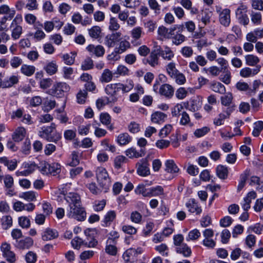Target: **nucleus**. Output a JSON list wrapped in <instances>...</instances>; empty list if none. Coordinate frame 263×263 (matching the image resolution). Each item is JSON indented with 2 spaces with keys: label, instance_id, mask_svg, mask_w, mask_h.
Returning <instances> with one entry per match:
<instances>
[{
  "label": "nucleus",
  "instance_id": "nucleus-15",
  "mask_svg": "<svg viewBox=\"0 0 263 263\" xmlns=\"http://www.w3.org/2000/svg\"><path fill=\"white\" fill-rule=\"evenodd\" d=\"M59 236L57 230L50 228L46 229L42 234L43 240L48 241L57 238Z\"/></svg>",
  "mask_w": 263,
  "mask_h": 263
},
{
  "label": "nucleus",
  "instance_id": "nucleus-63",
  "mask_svg": "<svg viewBox=\"0 0 263 263\" xmlns=\"http://www.w3.org/2000/svg\"><path fill=\"white\" fill-rule=\"evenodd\" d=\"M25 259L27 263H35L37 259V255L34 252L29 251L25 256Z\"/></svg>",
  "mask_w": 263,
  "mask_h": 263
},
{
  "label": "nucleus",
  "instance_id": "nucleus-37",
  "mask_svg": "<svg viewBox=\"0 0 263 263\" xmlns=\"http://www.w3.org/2000/svg\"><path fill=\"white\" fill-rule=\"evenodd\" d=\"M1 223L3 228L7 230L12 226V218L9 215H4L1 218Z\"/></svg>",
  "mask_w": 263,
  "mask_h": 263
},
{
  "label": "nucleus",
  "instance_id": "nucleus-56",
  "mask_svg": "<svg viewBox=\"0 0 263 263\" xmlns=\"http://www.w3.org/2000/svg\"><path fill=\"white\" fill-rule=\"evenodd\" d=\"M261 14L260 12L252 11L251 13V20L252 23L258 25L261 22Z\"/></svg>",
  "mask_w": 263,
  "mask_h": 263
},
{
  "label": "nucleus",
  "instance_id": "nucleus-53",
  "mask_svg": "<svg viewBox=\"0 0 263 263\" xmlns=\"http://www.w3.org/2000/svg\"><path fill=\"white\" fill-rule=\"evenodd\" d=\"M80 154L77 152H73L71 155V161L69 163V165L71 166H75L80 163L79 156Z\"/></svg>",
  "mask_w": 263,
  "mask_h": 263
},
{
  "label": "nucleus",
  "instance_id": "nucleus-27",
  "mask_svg": "<svg viewBox=\"0 0 263 263\" xmlns=\"http://www.w3.org/2000/svg\"><path fill=\"white\" fill-rule=\"evenodd\" d=\"M21 72L26 76L30 77L35 71V67L33 65L23 64L21 67Z\"/></svg>",
  "mask_w": 263,
  "mask_h": 263
},
{
  "label": "nucleus",
  "instance_id": "nucleus-16",
  "mask_svg": "<svg viewBox=\"0 0 263 263\" xmlns=\"http://www.w3.org/2000/svg\"><path fill=\"white\" fill-rule=\"evenodd\" d=\"M174 89L168 84H165L159 88V93L167 98H171L174 95Z\"/></svg>",
  "mask_w": 263,
  "mask_h": 263
},
{
  "label": "nucleus",
  "instance_id": "nucleus-6",
  "mask_svg": "<svg viewBox=\"0 0 263 263\" xmlns=\"http://www.w3.org/2000/svg\"><path fill=\"white\" fill-rule=\"evenodd\" d=\"M119 85V83L110 84H108L105 88V92L109 96L108 98L110 99L111 102L115 103L118 100V92L121 90Z\"/></svg>",
  "mask_w": 263,
  "mask_h": 263
},
{
  "label": "nucleus",
  "instance_id": "nucleus-28",
  "mask_svg": "<svg viewBox=\"0 0 263 263\" xmlns=\"http://www.w3.org/2000/svg\"><path fill=\"white\" fill-rule=\"evenodd\" d=\"M126 155L129 158H139L144 155V151L141 149L140 152H138L135 148H130L125 152Z\"/></svg>",
  "mask_w": 263,
  "mask_h": 263
},
{
  "label": "nucleus",
  "instance_id": "nucleus-23",
  "mask_svg": "<svg viewBox=\"0 0 263 263\" xmlns=\"http://www.w3.org/2000/svg\"><path fill=\"white\" fill-rule=\"evenodd\" d=\"M26 135V130L23 127H17L12 135L13 139L16 142L22 141Z\"/></svg>",
  "mask_w": 263,
  "mask_h": 263
},
{
  "label": "nucleus",
  "instance_id": "nucleus-9",
  "mask_svg": "<svg viewBox=\"0 0 263 263\" xmlns=\"http://www.w3.org/2000/svg\"><path fill=\"white\" fill-rule=\"evenodd\" d=\"M33 240L29 237H27L24 239L15 240L14 246L19 249H28L33 246Z\"/></svg>",
  "mask_w": 263,
  "mask_h": 263
},
{
  "label": "nucleus",
  "instance_id": "nucleus-17",
  "mask_svg": "<svg viewBox=\"0 0 263 263\" xmlns=\"http://www.w3.org/2000/svg\"><path fill=\"white\" fill-rule=\"evenodd\" d=\"M86 49L89 52L98 57L103 56L105 53L104 47L100 45L97 46L89 45Z\"/></svg>",
  "mask_w": 263,
  "mask_h": 263
},
{
  "label": "nucleus",
  "instance_id": "nucleus-40",
  "mask_svg": "<svg viewBox=\"0 0 263 263\" xmlns=\"http://www.w3.org/2000/svg\"><path fill=\"white\" fill-rule=\"evenodd\" d=\"M200 231L198 229H195L189 232L187 236L186 237V240L187 241L196 240L200 237Z\"/></svg>",
  "mask_w": 263,
  "mask_h": 263
},
{
  "label": "nucleus",
  "instance_id": "nucleus-36",
  "mask_svg": "<svg viewBox=\"0 0 263 263\" xmlns=\"http://www.w3.org/2000/svg\"><path fill=\"white\" fill-rule=\"evenodd\" d=\"M155 249L163 256L167 257L168 256L169 248L165 243H161L155 246Z\"/></svg>",
  "mask_w": 263,
  "mask_h": 263
},
{
  "label": "nucleus",
  "instance_id": "nucleus-30",
  "mask_svg": "<svg viewBox=\"0 0 263 263\" xmlns=\"http://www.w3.org/2000/svg\"><path fill=\"white\" fill-rule=\"evenodd\" d=\"M221 71L222 70L220 69V68L216 66H212L208 68H204L202 70V72H204L205 73H209L213 77L218 76L221 72Z\"/></svg>",
  "mask_w": 263,
  "mask_h": 263
},
{
  "label": "nucleus",
  "instance_id": "nucleus-7",
  "mask_svg": "<svg viewBox=\"0 0 263 263\" xmlns=\"http://www.w3.org/2000/svg\"><path fill=\"white\" fill-rule=\"evenodd\" d=\"M247 7L245 5H240L236 10L235 14L239 22L243 25H247L249 22V18L247 14Z\"/></svg>",
  "mask_w": 263,
  "mask_h": 263
},
{
  "label": "nucleus",
  "instance_id": "nucleus-33",
  "mask_svg": "<svg viewBox=\"0 0 263 263\" xmlns=\"http://www.w3.org/2000/svg\"><path fill=\"white\" fill-rule=\"evenodd\" d=\"M186 206L190 213L200 214L201 212V209L193 200H190L186 203Z\"/></svg>",
  "mask_w": 263,
  "mask_h": 263
},
{
  "label": "nucleus",
  "instance_id": "nucleus-64",
  "mask_svg": "<svg viewBox=\"0 0 263 263\" xmlns=\"http://www.w3.org/2000/svg\"><path fill=\"white\" fill-rule=\"evenodd\" d=\"M251 6L253 9L259 10H263V1L254 0L251 2Z\"/></svg>",
  "mask_w": 263,
  "mask_h": 263
},
{
  "label": "nucleus",
  "instance_id": "nucleus-22",
  "mask_svg": "<svg viewBox=\"0 0 263 263\" xmlns=\"http://www.w3.org/2000/svg\"><path fill=\"white\" fill-rule=\"evenodd\" d=\"M231 113V109L227 108L224 112L220 114L218 117L214 119V124L217 126H219L223 124L224 119L229 118Z\"/></svg>",
  "mask_w": 263,
  "mask_h": 263
},
{
  "label": "nucleus",
  "instance_id": "nucleus-11",
  "mask_svg": "<svg viewBox=\"0 0 263 263\" xmlns=\"http://www.w3.org/2000/svg\"><path fill=\"white\" fill-rule=\"evenodd\" d=\"M219 22L224 27L229 26L231 22L230 10L228 9L222 10L219 15Z\"/></svg>",
  "mask_w": 263,
  "mask_h": 263
},
{
  "label": "nucleus",
  "instance_id": "nucleus-25",
  "mask_svg": "<svg viewBox=\"0 0 263 263\" xmlns=\"http://www.w3.org/2000/svg\"><path fill=\"white\" fill-rule=\"evenodd\" d=\"M113 78V73L109 69H105L100 78V81L102 83H108Z\"/></svg>",
  "mask_w": 263,
  "mask_h": 263
},
{
  "label": "nucleus",
  "instance_id": "nucleus-5",
  "mask_svg": "<svg viewBox=\"0 0 263 263\" xmlns=\"http://www.w3.org/2000/svg\"><path fill=\"white\" fill-rule=\"evenodd\" d=\"M70 89V87L65 82H58L54 84L50 89L51 93L59 98H61L64 95V93L68 92Z\"/></svg>",
  "mask_w": 263,
  "mask_h": 263
},
{
  "label": "nucleus",
  "instance_id": "nucleus-50",
  "mask_svg": "<svg viewBox=\"0 0 263 263\" xmlns=\"http://www.w3.org/2000/svg\"><path fill=\"white\" fill-rule=\"evenodd\" d=\"M263 129V122L258 121L254 123V129L252 134L255 137H257L259 135L260 133Z\"/></svg>",
  "mask_w": 263,
  "mask_h": 263
},
{
  "label": "nucleus",
  "instance_id": "nucleus-57",
  "mask_svg": "<svg viewBox=\"0 0 263 263\" xmlns=\"http://www.w3.org/2000/svg\"><path fill=\"white\" fill-rule=\"evenodd\" d=\"M119 237V234L118 232L115 231H111L108 235L106 243H114Z\"/></svg>",
  "mask_w": 263,
  "mask_h": 263
},
{
  "label": "nucleus",
  "instance_id": "nucleus-20",
  "mask_svg": "<svg viewBox=\"0 0 263 263\" xmlns=\"http://www.w3.org/2000/svg\"><path fill=\"white\" fill-rule=\"evenodd\" d=\"M18 82V77L12 75L8 77L3 80V88H10Z\"/></svg>",
  "mask_w": 263,
  "mask_h": 263
},
{
  "label": "nucleus",
  "instance_id": "nucleus-24",
  "mask_svg": "<svg viewBox=\"0 0 263 263\" xmlns=\"http://www.w3.org/2000/svg\"><path fill=\"white\" fill-rule=\"evenodd\" d=\"M157 49H159L158 52L164 60H171L174 56L173 52L167 46L165 47L164 50H160V47L157 48Z\"/></svg>",
  "mask_w": 263,
  "mask_h": 263
},
{
  "label": "nucleus",
  "instance_id": "nucleus-43",
  "mask_svg": "<svg viewBox=\"0 0 263 263\" xmlns=\"http://www.w3.org/2000/svg\"><path fill=\"white\" fill-rule=\"evenodd\" d=\"M149 189H146L143 184H139L135 189V192L137 194H141L144 197H148Z\"/></svg>",
  "mask_w": 263,
  "mask_h": 263
},
{
  "label": "nucleus",
  "instance_id": "nucleus-60",
  "mask_svg": "<svg viewBox=\"0 0 263 263\" xmlns=\"http://www.w3.org/2000/svg\"><path fill=\"white\" fill-rule=\"evenodd\" d=\"M19 225L22 228H28L30 226V219L26 216H21L18 218Z\"/></svg>",
  "mask_w": 263,
  "mask_h": 263
},
{
  "label": "nucleus",
  "instance_id": "nucleus-46",
  "mask_svg": "<svg viewBox=\"0 0 263 263\" xmlns=\"http://www.w3.org/2000/svg\"><path fill=\"white\" fill-rule=\"evenodd\" d=\"M120 25L117 19L115 17H111L109 20L108 28L111 31H116L119 29Z\"/></svg>",
  "mask_w": 263,
  "mask_h": 263
},
{
  "label": "nucleus",
  "instance_id": "nucleus-4",
  "mask_svg": "<svg viewBox=\"0 0 263 263\" xmlns=\"http://www.w3.org/2000/svg\"><path fill=\"white\" fill-rule=\"evenodd\" d=\"M96 176L101 186L105 190L108 189L110 185V180L106 170L103 167H98L96 171Z\"/></svg>",
  "mask_w": 263,
  "mask_h": 263
},
{
  "label": "nucleus",
  "instance_id": "nucleus-34",
  "mask_svg": "<svg viewBox=\"0 0 263 263\" xmlns=\"http://www.w3.org/2000/svg\"><path fill=\"white\" fill-rule=\"evenodd\" d=\"M119 83V86L123 93H126L130 91L134 87V82L132 80H127L125 83Z\"/></svg>",
  "mask_w": 263,
  "mask_h": 263
},
{
  "label": "nucleus",
  "instance_id": "nucleus-45",
  "mask_svg": "<svg viewBox=\"0 0 263 263\" xmlns=\"http://www.w3.org/2000/svg\"><path fill=\"white\" fill-rule=\"evenodd\" d=\"M101 145L103 147L105 151H109L112 153L116 151V146L114 145L111 144L109 142V140L105 139L101 142Z\"/></svg>",
  "mask_w": 263,
  "mask_h": 263
},
{
  "label": "nucleus",
  "instance_id": "nucleus-38",
  "mask_svg": "<svg viewBox=\"0 0 263 263\" xmlns=\"http://www.w3.org/2000/svg\"><path fill=\"white\" fill-rule=\"evenodd\" d=\"M37 194L33 191H28L22 193L20 197L28 201H34L36 199Z\"/></svg>",
  "mask_w": 263,
  "mask_h": 263
},
{
  "label": "nucleus",
  "instance_id": "nucleus-59",
  "mask_svg": "<svg viewBox=\"0 0 263 263\" xmlns=\"http://www.w3.org/2000/svg\"><path fill=\"white\" fill-rule=\"evenodd\" d=\"M93 66V61L90 58H87L82 63L81 69L83 70H87L92 68Z\"/></svg>",
  "mask_w": 263,
  "mask_h": 263
},
{
  "label": "nucleus",
  "instance_id": "nucleus-35",
  "mask_svg": "<svg viewBox=\"0 0 263 263\" xmlns=\"http://www.w3.org/2000/svg\"><path fill=\"white\" fill-rule=\"evenodd\" d=\"M76 55V52H71L70 53L63 54L62 58L66 65H71L74 62Z\"/></svg>",
  "mask_w": 263,
  "mask_h": 263
},
{
  "label": "nucleus",
  "instance_id": "nucleus-41",
  "mask_svg": "<svg viewBox=\"0 0 263 263\" xmlns=\"http://www.w3.org/2000/svg\"><path fill=\"white\" fill-rule=\"evenodd\" d=\"M148 197L157 196L163 194V189L161 186H157L149 189Z\"/></svg>",
  "mask_w": 263,
  "mask_h": 263
},
{
  "label": "nucleus",
  "instance_id": "nucleus-18",
  "mask_svg": "<svg viewBox=\"0 0 263 263\" xmlns=\"http://www.w3.org/2000/svg\"><path fill=\"white\" fill-rule=\"evenodd\" d=\"M167 115L160 111H156L151 115V121L154 123L161 124L166 120Z\"/></svg>",
  "mask_w": 263,
  "mask_h": 263
},
{
  "label": "nucleus",
  "instance_id": "nucleus-1",
  "mask_svg": "<svg viewBox=\"0 0 263 263\" xmlns=\"http://www.w3.org/2000/svg\"><path fill=\"white\" fill-rule=\"evenodd\" d=\"M65 198L69 203L71 214H84L86 213L85 209L81 204L80 197L78 194L73 192L67 194Z\"/></svg>",
  "mask_w": 263,
  "mask_h": 263
},
{
  "label": "nucleus",
  "instance_id": "nucleus-21",
  "mask_svg": "<svg viewBox=\"0 0 263 263\" xmlns=\"http://www.w3.org/2000/svg\"><path fill=\"white\" fill-rule=\"evenodd\" d=\"M166 172L169 173H176L179 171V168L177 167L173 160H167L164 163Z\"/></svg>",
  "mask_w": 263,
  "mask_h": 263
},
{
  "label": "nucleus",
  "instance_id": "nucleus-31",
  "mask_svg": "<svg viewBox=\"0 0 263 263\" xmlns=\"http://www.w3.org/2000/svg\"><path fill=\"white\" fill-rule=\"evenodd\" d=\"M131 141V137L127 133H122L118 135L117 138V142L120 145L127 144Z\"/></svg>",
  "mask_w": 263,
  "mask_h": 263
},
{
  "label": "nucleus",
  "instance_id": "nucleus-8",
  "mask_svg": "<svg viewBox=\"0 0 263 263\" xmlns=\"http://www.w3.org/2000/svg\"><path fill=\"white\" fill-rule=\"evenodd\" d=\"M137 173L142 176H146L149 174L148 161L146 159H143L137 164Z\"/></svg>",
  "mask_w": 263,
  "mask_h": 263
},
{
  "label": "nucleus",
  "instance_id": "nucleus-61",
  "mask_svg": "<svg viewBox=\"0 0 263 263\" xmlns=\"http://www.w3.org/2000/svg\"><path fill=\"white\" fill-rule=\"evenodd\" d=\"M85 247L87 248H95L98 242L96 239L94 237H87L84 240Z\"/></svg>",
  "mask_w": 263,
  "mask_h": 263
},
{
  "label": "nucleus",
  "instance_id": "nucleus-13",
  "mask_svg": "<svg viewBox=\"0 0 263 263\" xmlns=\"http://www.w3.org/2000/svg\"><path fill=\"white\" fill-rule=\"evenodd\" d=\"M15 13V10L13 8H10L7 4H3L0 6V15H4V17H9L10 19L14 18Z\"/></svg>",
  "mask_w": 263,
  "mask_h": 263
},
{
  "label": "nucleus",
  "instance_id": "nucleus-48",
  "mask_svg": "<svg viewBox=\"0 0 263 263\" xmlns=\"http://www.w3.org/2000/svg\"><path fill=\"white\" fill-rule=\"evenodd\" d=\"M38 168L44 175H47L50 173V164L45 161L41 162Z\"/></svg>",
  "mask_w": 263,
  "mask_h": 263
},
{
  "label": "nucleus",
  "instance_id": "nucleus-42",
  "mask_svg": "<svg viewBox=\"0 0 263 263\" xmlns=\"http://www.w3.org/2000/svg\"><path fill=\"white\" fill-rule=\"evenodd\" d=\"M168 75L172 78L175 74L178 73L179 71L176 68V64L174 62L169 63L166 67Z\"/></svg>",
  "mask_w": 263,
  "mask_h": 263
},
{
  "label": "nucleus",
  "instance_id": "nucleus-29",
  "mask_svg": "<svg viewBox=\"0 0 263 263\" xmlns=\"http://www.w3.org/2000/svg\"><path fill=\"white\" fill-rule=\"evenodd\" d=\"M176 251L186 257L190 256L192 254L191 248L185 243H182L180 247H177Z\"/></svg>",
  "mask_w": 263,
  "mask_h": 263
},
{
  "label": "nucleus",
  "instance_id": "nucleus-14",
  "mask_svg": "<svg viewBox=\"0 0 263 263\" xmlns=\"http://www.w3.org/2000/svg\"><path fill=\"white\" fill-rule=\"evenodd\" d=\"M159 49H156L153 50L149 57L147 58L146 61L152 67H155L159 64V58L158 55L159 54L158 51Z\"/></svg>",
  "mask_w": 263,
  "mask_h": 263
},
{
  "label": "nucleus",
  "instance_id": "nucleus-54",
  "mask_svg": "<svg viewBox=\"0 0 263 263\" xmlns=\"http://www.w3.org/2000/svg\"><path fill=\"white\" fill-rule=\"evenodd\" d=\"M111 102L110 99L108 97L101 98L98 99L96 101L97 107L100 109L102 108L105 105L108 104Z\"/></svg>",
  "mask_w": 263,
  "mask_h": 263
},
{
  "label": "nucleus",
  "instance_id": "nucleus-44",
  "mask_svg": "<svg viewBox=\"0 0 263 263\" xmlns=\"http://www.w3.org/2000/svg\"><path fill=\"white\" fill-rule=\"evenodd\" d=\"M45 69L49 74L52 75L57 72L58 66L55 62H51L47 64Z\"/></svg>",
  "mask_w": 263,
  "mask_h": 263
},
{
  "label": "nucleus",
  "instance_id": "nucleus-58",
  "mask_svg": "<svg viewBox=\"0 0 263 263\" xmlns=\"http://www.w3.org/2000/svg\"><path fill=\"white\" fill-rule=\"evenodd\" d=\"M4 183L5 188H12L14 184V179L10 175H6L4 177Z\"/></svg>",
  "mask_w": 263,
  "mask_h": 263
},
{
  "label": "nucleus",
  "instance_id": "nucleus-52",
  "mask_svg": "<svg viewBox=\"0 0 263 263\" xmlns=\"http://www.w3.org/2000/svg\"><path fill=\"white\" fill-rule=\"evenodd\" d=\"M142 29L140 27H136L131 31L132 37L135 40H139L142 34Z\"/></svg>",
  "mask_w": 263,
  "mask_h": 263
},
{
  "label": "nucleus",
  "instance_id": "nucleus-10",
  "mask_svg": "<svg viewBox=\"0 0 263 263\" xmlns=\"http://www.w3.org/2000/svg\"><path fill=\"white\" fill-rule=\"evenodd\" d=\"M0 163L7 167L8 170L13 171L17 166V161L15 159H9L7 157H0Z\"/></svg>",
  "mask_w": 263,
  "mask_h": 263
},
{
  "label": "nucleus",
  "instance_id": "nucleus-62",
  "mask_svg": "<svg viewBox=\"0 0 263 263\" xmlns=\"http://www.w3.org/2000/svg\"><path fill=\"white\" fill-rule=\"evenodd\" d=\"M210 128L208 127L205 126L201 128L197 129L194 132V135L197 137H201L210 132Z\"/></svg>",
  "mask_w": 263,
  "mask_h": 263
},
{
  "label": "nucleus",
  "instance_id": "nucleus-12",
  "mask_svg": "<svg viewBox=\"0 0 263 263\" xmlns=\"http://www.w3.org/2000/svg\"><path fill=\"white\" fill-rule=\"evenodd\" d=\"M245 60L247 65L254 66L255 68L259 67V71L260 70L261 66L258 65L260 62V59L257 55L253 54H247L245 56Z\"/></svg>",
  "mask_w": 263,
  "mask_h": 263
},
{
  "label": "nucleus",
  "instance_id": "nucleus-2",
  "mask_svg": "<svg viewBox=\"0 0 263 263\" xmlns=\"http://www.w3.org/2000/svg\"><path fill=\"white\" fill-rule=\"evenodd\" d=\"M55 128V124L52 123L49 126L42 128L39 131V135L48 141L56 143L61 138V135L59 133H54Z\"/></svg>",
  "mask_w": 263,
  "mask_h": 263
},
{
  "label": "nucleus",
  "instance_id": "nucleus-26",
  "mask_svg": "<svg viewBox=\"0 0 263 263\" xmlns=\"http://www.w3.org/2000/svg\"><path fill=\"white\" fill-rule=\"evenodd\" d=\"M130 47V43L126 40L121 41L118 47L115 48V52L117 54H121Z\"/></svg>",
  "mask_w": 263,
  "mask_h": 263
},
{
  "label": "nucleus",
  "instance_id": "nucleus-49",
  "mask_svg": "<svg viewBox=\"0 0 263 263\" xmlns=\"http://www.w3.org/2000/svg\"><path fill=\"white\" fill-rule=\"evenodd\" d=\"M71 245L72 247L75 249L79 250L81 248V246H85L84 240H83L82 238L76 237L74 238L71 242Z\"/></svg>",
  "mask_w": 263,
  "mask_h": 263
},
{
  "label": "nucleus",
  "instance_id": "nucleus-19",
  "mask_svg": "<svg viewBox=\"0 0 263 263\" xmlns=\"http://www.w3.org/2000/svg\"><path fill=\"white\" fill-rule=\"evenodd\" d=\"M259 72V67L252 69L249 67H245L240 71V75L243 78H248L257 74Z\"/></svg>",
  "mask_w": 263,
  "mask_h": 263
},
{
  "label": "nucleus",
  "instance_id": "nucleus-39",
  "mask_svg": "<svg viewBox=\"0 0 263 263\" xmlns=\"http://www.w3.org/2000/svg\"><path fill=\"white\" fill-rule=\"evenodd\" d=\"M89 35L93 39H98L101 33V29L99 26H95L88 30Z\"/></svg>",
  "mask_w": 263,
  "mask_h": 263
},
{
  "label": "nucleus",
  "instance_id": "nucleus-51",
  "mask_svg": "<svg viewBox=\"0 0 263 263\" xmlns=\"http://www.w3.org/2000/svg\"><path fill=\"white\" fill-rule=\"evenodd\" d=\"M201 15V21L204 25L210 23V18L212 15L211 12L207 10L202 11Z\"/></svg>",
  "mask_w": 263,
  "mask_h": 263
},
{
  "label": "nucleus",
  "instance_id": "nucleus-55",
  "mask_svg": "<svg viewBox=\"0 0 263 263\" xmlns=\"http://www.w3.org/2000/svg\"><path fill=\"white\" fill-rule=\"evenodd\" d=\"M173 126L171 124H166L160 131L159 136L162 138L166 137L172 130Z\"/></svg>",
  "mask_w": 263,
  "mask_h": 263
},
{
  "label": "nucleus",
  "instance_id": "nucleus-32",
  "mask_svg": "<svg viewBox=\"0 0 263 263\" xmlns=\"http://www.w3.org/2000/svg\"><path fill=\"white\" fill-rule=\"evenodd\" d=\"M228 170L226 166L222 165H219L216 167V174L217 176L222 179L227 178Z\"/></svg>",
  "mask_w": 263,
  "mask_h": 263
},
{
  "label": "nucleus",
  "instance_id": "nucleus-3",
  "mask_svg": "<svg viewBox=\"0 0 263 263\" xmlns=\"http://www.w3.org/2000/svg\"><path fill=\"white\" fill-rule=\"evenodd\" d=\"M23 22V17L21 14H17L11 22V37L14 40L18 39L23 33V28L21 24Z\"/></svg>",
  "mask_w": 263,
  "mask_h": 263
},
{
  "label": "nucleus",
  "instance_id": "nucleus-47",
  "mask_svg": "<svg viewBox=\"0 0 263 263\" xmlns=\"http://www.w3.org/2000/svg\"><path fill=\"white\" fill-rule=\"evenodd\" d=\"M174 223L172 220H170L167 222V227H165L162 232V234L165 237H167L173 233L174 232Z\"/></svg>",
  "mask_w": 263,
  "mask_h": 263
}]
</instances>
